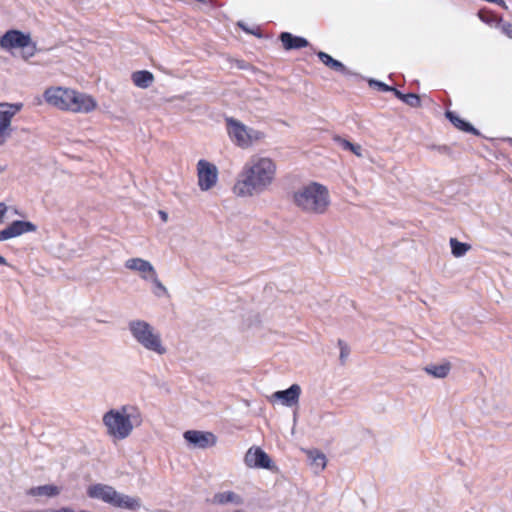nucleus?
<instances>
[{"instance_id": "412c9836", "label": "nucleus", "mask_w": 512, "mask_h": 512, "mask_svg": "<svg viewBox=\"0 0 512 512\" xmlns=\"http://www.w3.org/2000/svg\"><path fill=\"white\" fill-rule=\"evenodd\" d=\"M131 79L135 86L148 88L154 81V75L147 70H140L132 73Z\"/></svg>"}, {"instance_id": "c756f323", "label": "nucleus", "mask_w": 512, "mask_h": 512, "mask_svg": "<svg viewBox=\"0 0 512 512\" xmlns=\"http://www.w3.org/2000/svg\"><path fill=\"white\" fill-rule=\"evenodd\" d=\"M340 144L344 149L350 150L357 156H361V146L360 145H355L345 139H340Z\"/></svg>"}, {"instance_id": "2f4dec72", "label": "nucleus", "mask_w": 512, "mask_h": 512, "mask_svg": "<svg viewBox=\"0 0 512 512\" xmlns=\"http://www.w3.org/2000/svg\"><path fill=\"white\" fill-rule=\"evenodd\" d=\"M370 85H375L378 87V89L380 91H384V92H387V91H391V89H393V87H390L388 86L387 84L385 83H382V82H379V81H374V80H371L370 81Z\"/></svg>"}, {"instance_id": "72a5a7b5", "label": "nucleus", "mask_w": 512, "mask_h": 512, "mask_svg": "<svg viewBox=\"0 0 512 512\" xmlns=\"http://www.w3.org/2000/svg\"><path fill=\"white\" fill-rule=\"evenodd\" d=\"M20 512H52V509H30V510H22Z\"/></svg>"}, {"instance_id": "c9c22d12", "label": "nucleus", "mask_w": 512, "mask_h": 512, "mask_svg": "<svg viewBox=\"0 0 512 512\" xmlns=\"http://www.w3.org/2000/svg\"><path fill=\"white\" fill-rule=\"evenodd\" d=\"M159 214H160L161 220H162V221H164V222H166V221H167V219H168V215H167V213H166V212H164V211H159Z\"/></svg>"}, {"instance_id": "c85d7f7f", "label": "nucleus", "mask_w": 512, "mask_h": 512, "mask_svg": "<svg viewBox=\"0 0 512 512\" xmlns=\"http://www.w3.org/2000/svg\"><path fill=\"white\" fill-rule=\"evenodd\" d=\"M403 102L411 107H420L421 106V99L417 94L414 93H407L404 97Z\"/></svg>"}, {"instance_id": "4c0bfd02", "label": "nucleus", "mask_w": 512, "mask_h": 512, "mask_svg": "<svg viewBox=\"0 0 512 512\" xmlns=\"http://www.w3.org/2000/svg\"><path fill=\"white\" fill-rule=\"evenodd\" d=\"M3 169H4V168L0 166V172H1V171H3Z\"/></svg>"}, {"instance_id": "6ab92c4d", "label": "nucleus", "mask_w": 512, "mask_h": 512, "mask_svg": "<svg viewBox=\"0 0 512 512\" xmlns=\"http://www.w3.org/2000/svg\"><path fill=\"white\" fill-rule=\"evenodd\" d=\"M451 370V363L446 361L441 364H429L424 367V371L434 378H445Z\"/></svg>"}, {"instance_id": "f704fd0d", "label": "nucleus", "mask_w": 512, "mask_h": 512, "mask_svg": "<svg viewBox=\"0 0 512 512\" xmlns=\"http://www.w3.org/2000/svg\"><path fill=\"white\" fill-rule=\"evenodd\" d=\"M239 26L247 33H250V34H254V35H259L258 33L254 32V31H251L249 30L247 27H245L243 24L239 23Z\"/></svg>"}, {"instance_id": "dca6fc26", "label": "nucleus", "mask_w": 512, "mask_h": 512, "mask_svg": "<svg viewBox=\"0 0 512 512\" xmlns=\"http://www.w3.org/2000/svg\"><path fill=\"white\" fill-rule=\"evenodd\" d=\"M125 267L130 269V270H135V271H139L142 273V277L145 279V280H148V276L147 274H154V268L153 266L151 265V263L149 261H146L144 259H141V258H131V259H128L125 263Z\"/></svg>"}, {"instance_id": "473e14b6", "label": "nucleus", "mask_w": 512, "mask_h": 512, "mask_svg": "<svg viewBox=\"0 0 512 512\" xmlns=\"http://www.w3.org/2000/svg\"><path fill=\"white\" fill-rule=\"evenodd\" d=\"M391 91L394 93V95H395L398 99H400L401 101H403V100H404V97H405V95H406V94L402 93L401 91H399L398 89H396V88H394V87H393V89H391Z\"/></svg>"}, {"instance_id": "f3484780", "label": "nucleus", "mask_w": 512, "mask_h": 512, "mask_svg": "<svg viewBox=\"0 0 512 512\" xmlns=\"http://www.w3.org/2000/svg\"><path fill=\"white\" fill-rule=\"evenodd\" d=\"M37 226H6L5 229L0 230V241H5L27 232L35 231Z\"/></svg>"}, {"instance_id": "5701e85b", "label": "nucleus", "mask_w": 512, "mask_h": 512, "mask_svg": "<svg viewBox=\"0 0 512 512\" xmlns=\"http://www.w3.org/2000/svg\"><path fill=\"white\" fill-rule=\"evenodd\" d=\"M445 116L459 130L478 135V131L468 122L460 118L452 111H446Z\"/></svg>"}, {"instance_id": "9d476101", "label": "nucleus", "mask_w": 512, "mask_h": 512, "mask_svg": "<svg viewBox=\"0 0 512 512\" xmlns=\"http://www.w3.org/2000/svg\"><path fill=\"white\" fill-rule=\"evenodd\" d=\"M31 42L30 35L19 30H9L0 38V46L6 50L25 48Z\"/></svg>"}, {"instance_id": "9b49d317", "label": "nucleus", "mask_w": 512, "mask_h": 512, "mask_svg": "<svg viewBox=\"0 0 512 512\" xmlns=\"http://www.w3.org/2000/svg\"><path fill=\"white\" fill-rule=\"evenodd\" d=\"M244 461L248 467L271 469L273 462L270 456L260 447H251L245 454Z\"/></svg>"}, {"instance_id": "a878e982", "label": "nucleus", "mask_w": 512, "mask_h": 512, "mask_svg": "<svg viewBox=\"0 0 512 512\" xmlns=\"http://www.w3.org/2000/svg\"><path fill=\"white\" fill-rule=\"evenodd\" d=\"M308 457L311 460V464L319 468L320 470H323L326 466V456L318 451V450H311L308 453Z\"/></svg>"}, {"instance_id": "7c9ffc66", "label": "nucleus", "mask_w": 512, "mask_h": 512, "mask_svg": "<svg viewBox=\"0 0 512 512\" xmlns=\"http://www.w3.org/2000/svg\"><path fill=\"white\" fill-rule=\"evenodd\" d=\"M498 28L508 38L512 39V23L500 19L498 22Z\"/></svg>"}, {"instance_id": "1a4fd4ad", "label": "nucleus", "mask_w": 512, "mask_h": 512, "mask_svg": "<svg viewBox=\"0 0 512 512\" xmlns=\"http://www.w3.org/2000/svg\"><path fill=\"white\" fill-rule=\"evenodd\" d=\"M186 442L194 448L206 449L216 444L217 438L212 432L187 430L183 434Z\"/></svg>"}, {"instance_id": "bb28decb", "label": "nucleus", "mask_w": 512, "mask_h": 512, "mask_svg": "<svg viewBox=\"0 0 512 512\" xmlns=\"http://www.w3.org/2000/svg\"><path fill=\"white\" fill-rule=\"evenodd\" d=\"M148 280H151L154 284V294L158 297L167 294L166 287L161 283V281L158 279L156 271L154 270V274L148 275Z\"/></svg>"}, {"instance_id": "423d86ee", "label": "nucleus", "mask_w": 512, "mask_h": 512, "mask_svg": "<svg viewBox=\"0 0 512 512\" xmlns=\"http://www.w3.org/2000/svg\"><path fill=\"white\" fill-rule=\"evenodd\" d=\"M225 122L230 139L240 148L246 149L254 143L262 141L266 136L264 132L248 128L232 117L226 118Z\"/></svg>"}, {"instance_id": "7ed1b4c3", "label": "nucleus", "mask_w": 512, "mask_h": 512, "mask_svg": "<svg viewBox=\"0 0 512 512\" xmlns=\"http://www.w3.org/2000/svg\"><path fill=\"white\" fill-rule=\"evenodd\" d=\"M141 422V413L134 406L124 405L120 409H110L103 415L108 434L119 440L127 438L134 426H139Z\"/></svg>"}, {"instance_id": "f03ea898", "label": "nucleus", "mask_w": 512, "mask_h": 512, "mask_svg": "<svg viewBox=\"0 0 512 512\" xmlns=\"http://www.w3.org/2000/svg\"><path fill=\"white\" fill-rule=\"evenodd\" d=\"M43 99L47 105L66 112L88 114L97 108L93 96L63 86L46 88Z\"/></svg>"}, {"instance_id": "cd10ccee", "label": "nucleus", "mask_w": 512, "mask_h": 512, "mask_svg": "<svg viewBox=\"0 0 512 512\" xmlns=\"http://www.w3.org/2000/svg\"><path fill=\"white\" fill-rule=\"evenodd\" d=\"M338 346L340 348L339 360L341 364H345L347 357L350 354V348L345 341L339 339Z\"/></svg>"}, {"instance_id": "4468645a", "label": "nucleus", "mask_w": 512, "mask_h": 512, "mask_svg": "<svg viewBox=\"0 0 512 512\" xmlns=\"http://www.w3.org/2000/svg\"><path fill=\"white\" fill-rule=\"evenodd\" d=\"M213 505H228L232 504L235 506H241L244 503V499L239 494L233 491L218 492L208 500Z\"/></svg>"}, {"instance_id": "393cba45", "label": "nucleus", "mask_w": 512, "mask_h": 512, "mask_svg": "<svg viewBox=\"0 0 512 512\" xmlns=\"http://www.w3.org/2000/svg\"><path fill=\"white\" fill-rule=\"evenodd\" d=\"M11 210L13 212L12 213L8 212L7 215L4 216L3 220H1L2 222H6V224H11V225H28V224H31V222L25 221L23 216L21 214H19L16 209L11 208Z\"/></svg>"}, {"instance_id": "e433bc0d", "label": "nucleus", "mask_w": 512, "mask_h": 512, "mask_svg": "<svg viewBox=\"0 0 512 512\" xmlns=\"http://www.w3.org/2000/svg\"><path fill=\"white\" fill-rule=\"evenodd\" d=\"M0 265H7V261L2 255H0Z\"/></svg>"}, {"instance_id": "a211bd4d", "label": "nucleus", "mask_w": 512, "mask_h": 512, "mask_svg": "<svg viewBox=\"0 0 512 512\" xmlns=\"http://www.w3.org/2000/svg\"><path fill=\"white\" fill-rule=\"evenodd\" d=\"M27 494L34 497L46 496L51 498L60 494V488L54 484H46L30 488Z\"/></svg>"}, {"instance_id": "aec40b11", "label": "nucleus", "mask_w": 512, "mask_h": 512, "mask_svg": "<svg viewBox=\"0 0 512 512\" xmlns=\"http://www.w3.org/2000/svg\"><path fill=\"white\" fill-rule=\"evenodd\" d=\"M113 506L128 510H137L140 508L141 502L139 498L130 497L128 495H124L118 492V497H116Z\"/></svg>"}, {"instance_id": "0eeeda50", "label": "nucleus", "mask_w": 512, "mask_h": 512, "mask_svg": "<svg viewBox=\"0 0 512 512\" xmlns=\"http://www.w3.org/2000/svg\"><path fill=\"white\" fill-rule=\"evenodd\" d=\"M22 108V103H0V146L11 136L12 119Z\"/></svg>"}, {"instance_id": "39448f33", "label": "nucleus", "mask_w": 512, "mask_h": 512, "mask_svg": "<svg viewBox=\"0 0 512 512\" xmlns=\"http://www.w3.org/2000/svg\"><path fill=\"white\" fill-rule=\"evenodd\" d=\"M129 331L134 339L145 349L159 355L166 353L167 349L162 345L161 337L154 333L153 327L144 320H132L128 324Z\"/></svg>"}, {"instance_id": "6e6552de", "label": "nucleus", "mask_w": 512, "mask_h": 512, "mask_svg": "<svg viewBox=\"0 0 512 512\" xmlns=\"http://www.w3.org/2000/svg\"><path fill=\"white\" fill-rule=\"evenodd\" d=\"M197 179L200 190L208 191L212 189L218 181L216 165L205 159H200L197 163Z\"/></svg>"}, {"instance_id": "b1692460", "label": "nucleus", "mask_w": 512, "mask_h": 512, "mask_svg": "<svg viewBox=\"0 0 512 512\" xmlns=\"http://www.w3.org/2000/svg\"><path fill=\"white\" fill-rule=\"evenodd\" d=\"M449 244L451 247V253L454 257H463L470 249L471 245L465 242H460L457 238H450Z\"/></svg>"}, {"instance_id": "2eb2a0df", "label": "nucleus", "mask_w": 512, "mask_h": 512, "mask_svg": "<svg viewBox=\"0 0 512 512\" xmlns=\"http://www.w3.org/2000/svg\"><path fill=\"white\" fill-rule=\"evenodd\" d=\"M279 40L282 43V47L287 51L298 50L309 46V42L306 38L295 36L290 32H282L279 35Z\"/></svg>"}, {"instance_id": "4be33fe9", "label": "nucleus", "mask_w": 512, "mask_h": 512, "mask_svg": "<svg viewBox=\"0 0 512 512\" xmlns=\"http://www.w3.org/2000/svg\"><path fill=\"white\" fill-rule=\"evenodd\" d=\"M317 56L319 58V60L325 65L327 66L328 68H330L331 70L335 71V72H339V73H342V74H345L347 72V69L346 67L344 66L343 63H341L340 61L334 59L333 57H331L329 54L323 52V51H319L317 52Z\"/></svg>"}, {"instance_id": "f8f14e48", "label": "nucleus", "mask_w": 512, "mask_h": 512, "mask_svg": "<svg viewBox=\"0 0 512 512\" xmlns=\"http://www.w3.org/2000/svg\"><path fill=\"white\" fill-rule=\"evenodd\" d=\"M87 496L92 499L102 500L113 506L116 497H118V492L112 486L98 483L88 487Z\"/></svg>"}, {"instance_id": "20e7f679", "label": "nucleus", "mask_w": 512, "mask_h": 512, "mask_svg": "<svg viewBox=\"0 0 512 512\" xmlns=\"http://www.w3.org/2000/svg\"><path fill=\"white\" fill-rule=\"evenodd\" d=\"M294 199L297 206L313 213H323L329 205L327 188L317 183H312L295 193Z\"/></svg>"}, {"instance_id": "f257e3e1", "label": "nucleus", "mask_w": 512, "mask_h": 512, "mask_svg": "<svg viewBox=\"0 0 512 512\" xmlns=\"http://www.w3.org/2000/svg\"><path fill=\"white\" fill-rule=\"evenodd\" d=\"M277 165L269 157L252 156L243 166L233 187L238 196H252L266 190L274 181Z\"/></svg>"}, {"instance_id": "ddd939ff", "label": "nucleus", "mask_w": 512, "mask_h": 512, "mask_svg": "<svg viewBox=\"0 0 512 512\" xmlns=\"http://www.w3.org/2000/svg\"><path fill=\"white\" fill-rule=\"evenodd\" d=\"M301 387L298 384H292L285 390H278L271 396L272 401H280L284 406L292 407L299 401Z\"/></svg>"}]
</instances>
